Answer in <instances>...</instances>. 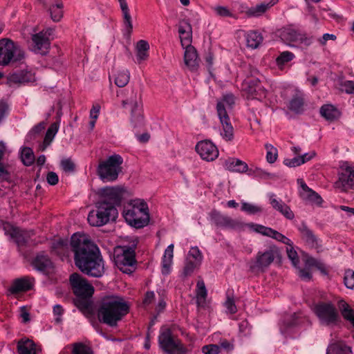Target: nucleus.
Segmentation results:
<instances>
[{"instance_id": "1", "label": "nucleus", "mask_w": 354, "mask_h": 354, "mask_svg": "<svg viewBox=\"0 0 354 354\" xmlns=\"http://www.w3.org/2000/svg\"><path fill=\"white\" fill-rule=\"evenodd\" d=\"M75 266L84 274L100 277L104 272V265L99 248L84 234L75 233L71 240Z\"/></svg>"}, {"instance_id": "2", "label": "nucleus", "mask_w": 354, "mask_h": 354, "mask_svg": "<svg viewBox=\"0 0 354 354\" xmlns=\"http://www.w3.org/2000/svg\"><path fill=\"white\" fill-rule=\"evenodd\" d=\"M129 311V305L123 297L115 295L104 297L97 308V317L100 322L115 326Z\"/></svg>"}, {"instance_id": "3", "label": "nucleus", "mask_w": 354, "mask_h": 354, "mask_svg": "<svg viewBox=\"0 0 354 354\" xmlns=\"http://www.w3.org/2000/svg\"><path fill=\"white\" fill-rule=\"evenodd\" d=\"M234 104V97L231 93L224 95L217 102L216 111L221 124V136L225 141L234 139V128L230 122L227 111L230 110Z\"/></svg>"}, {"instance_id": "4", "label": "nucleus", "mask_w": 354, "mask_h": 354, "mask_svg": "<svg viewBox=\"0 0 354 354\" xmlns=\"http://www.w3.org/2000/svg\"><path fill=\"white\" fill-rule=\"evenodd\" d=\"M123 216L130 225L136 228L143 227L149 221L147 205L143 201L129 204L124 209Z\"/></svg>"}, {"instance_id": "5", "label": "nucleus", "mask_w": 354, "mask_h": 354, "mask_svg": "<svg viewBox=\"0 0 354 354\" xmlns=\"http://www.w3.org/2000/svg\"><path fill=\"white\" fill-rule=\"evenodd\" d=\"M96 209L92 210L88 215V222L92 226H102L110 221H114L118 216L115 207L106 203L104 201H98L95 205Z\"/></svg>"}, {"instance_id": "6", "label": "nucleus", "mask_w": 354, "mask_h": 354, "mask_svg": "<svg viewBox=\"0 0 354 354\" xmlns=\"http://www.w3.org/2000/svg\"><path fill=\"white\" fill-rule=\"evenodd\" d=\"M122 158L118 154L109 156L102 162L97 167V174L100 179L106 182L115 180L122 171Z\"/></svg>"}, {"instance_id": "7", "label": "nucleus", "mask_w": 354, "mask_h": 354, "mask_svg": "<svg viewBox=\"0 0 354 354\" xmlns=\"http://www.w3.org/2000/svg\"><path fill=\"white\" fill-rule=\"evenodd\" d=\"M158 344L160 348L167 354H187L188 353V349L178 339L173 336L171 330L168 328L160 329Z\"/></svg>"}, {"instance_id": "8", "label": "nucleus", "mask_w": 354, "mask_h": 354, "mask_svg": "<svg viewBox=\"0 0 354 354\" xmlns=\"http://www.w3.org/2000/svg\"><path fill=\"white\" fill-rule=\"evenodd\" d=\"M114 262L122 272H131L132 267L136 262L134 246H118L115 248Z\"/></svg>"}, {"instance_id": "9", "label": "nucleus", "mask_w": 354, "mask_h": 354, "mask_svg": "<svg viewBox=\"0 0 354 354\" xmlns=\"http://www.w3.org/2000/svg\"><path fill=\"white\" fill-rule=\"evenodd\" d=\"M24 57V52L9 39L0 40V65L6 66L12 60L20 61Z\"/></svg>"}, {"instance_id": "10", "label": "nucleus", "mask_w": 354, "mask_h": 354, "mask_svg": "<svg viewBox=\"0 0 354 354\" xmlns=\"http://www.w3.org/2000/svg\"><path fill=\"white\" fill-rule=\"evenodd\" d=\"M314 312L320 323L324 326L335 324L339 319L338 312L330 302H320L315 306Z\"/></svg>"}, {"instance_id": "11", "label": "nucleus", "mask_w": 354, "mask_h": 354, "mask_svg": "<svg viewBox=\"0 0 354 354\" xmlns=\"http://www.w3.org/2000/svg\"><path fill=\"white\" fill-rule=\"evenodd\" d=\"M279 255V250L275 246H270L264 252H259L256 259L250 263V268L253 270H263L268 267L274 259Z\"/></svg>"}, {"instance_id": "12", "label": "nucleus", "mask_w": 354, "mask_h": 354, "mask_svg": "<svg viewBox=\"0 0 354 354\" xmlns=\"http://www.w3.org/2000/svg\"><path fill=\"white\" fill-rule=\"evenodd\" d=\"M70 283L73 292L78 297H91L93 294V287L78 273L70 276Z\"/></svg>"}, {"instance_id": "13", "label": "nucleus", "mask_w": 354, "mask_h": 354, "mask_svg": "<svg viewBox=\"0 0 354 354\" xmlns=\"http://www.w3.org/2000/svg\"><path fill=\"white\" fill-rule=\"evenodd\" d=\"M53 30L48 28L34 34L32 40L34 44V50L37 53L46 55L50 48V36L53 34Z\"/></svg>"}, {"instance_id": "14", "label": "nucleus", "mask_w": 354, "mask_h": 354, "mask_svg": "<svg viewBox=\"0 0 354 354\" xmlns=\"http://www.w3.org/2000/svg\"><path fill=\"white\" fill-rule=\"evenodd\" d=\"M124 189L122 187H106L99 190L101 196L100 201H104L106 203L115 207L120 203Z\"/></svg>"}, {"instance_id": "15", "label": "nucleus", "mask_w": 354, "mask_h": 354, "mask_svg": "<svg viewBox=\"0 0 354 354\" xmlns=\"http://www.w3.org/2000/svg\"><path fill=\"white\" fill-rule=\"evenodd\" d=\"M211 221L218 227L230 229L239 230L243 226L240 221L232 219V218L222 214L221 212L214 210L210 213Z\"/></svg>"}, {"instance_id": "16", "label": "nucleus", "mask_w": 354, "mask_h": 354, "mask_svg": "<svg viewBox=\"0 0 354 354\" xmlns=\"http://www.w3.org/2000/svg\"><path fill=\"white\" fill-rule=\"evenodd\" d=\"M281 39L286 41L297 42L309 46L312 44V38L300 30H296L292 27L284 28L281 33Z\"/></svg>"}, {"instance_id": "17", "label": "nucleus", "mask_w": 354, "mask_h": 354, "mask_svg": "<svg viewBox=\"0 0 354 354\" xmlns=\"http://www.w3.org/2000/svg\"><path fill=\"white\" fill-rule=\"evenodd\" d=\"M195 149L201 158L208 162L214 160L219 154L216 146L207 140L198 142Z\"/></svg>"}, {"instance_id": "18", "label": "nucleus", "mask_w": 354, "mask_h": 354, "mask_svg": "<svg viewBox=\"0 0 354 354\" xmlns=\"http://www.w3.org/2000/svg\"><path fill=\"white\" fill-rule=\"evenodd\" d=\"M243 90L246 92L248 97L261 100L266 96V90L258 79L245 80L243 84Z\"/></svg>"}, {"instance_id": "19", "label": "nucleus", "mask_w": 354, "mask_h": 354, "mask_svg": "<svg viewBox=\"0 0 354 354\" xmlns=\"http://www.w3.org/2000/svg\"><path fill=\"white\" fill-rule=\"evenodd\" d=\"M140 95L134 90L132 91L131 96L122 101L123 107L129 105L131 109V122L134 126L138 125L142 121V116L140 111L139 110Z\"/></svg>"}, {"instance_id": "20", "label": "nucleus", "mask_w": 354, "mask_h": 354, "mask_svg": "<svg viewBox=\"0 0 354 354\" xmlns=\"http://www.w3.org/2000/svg\"><path fill=\"white\" fill-rule=\"evenodd\" d=\"M336 188L346 192L354 187V167L342 168L339 174V179L335 183Z\"/></svg>"}, {"instance_id": "21", "label": "nucleus", "mask_w": 354, "mask_h": 354, "mask_svg": "<svg viewBox=\"0 0 354 354\" xmlns=\"http://www.w3.org/2000/svg\"><path fill=\"white\" fill-rule=\"evenodd\" d=\"M33 286V279L28 277L19 278L12 281L8 291L10 295H16L31 290Z\"/></svg>"}, {"instance_id": "22", "label": "nucleus", "mask_w": 354, "mask_h": 354, "mask_svg": "<svg viewBox=\"0 0 354 354\" xmlns=\"http://www.w3.org/2000/svg\"><path fill=\"white\" fill-rule=\"evenodd\" d=\"M185 48L184 62L191 71H197L199 68L200 59L196 48L191 44L183 47Z\"/></svg>"}, {"instance_id": "23", "label": "nucleus", "mask_w": 354, "mask_h": 354, "mask_svg": "<svg viewBox=\"0 0 354 354\" xmlns=\"http://www.w3.org/2000/svg\"><path fill=\"white\" fill-rule=\"evenodd\" d=\"M268 197L270 204L274 209L280 212L287 219L292 220L294 218L293 212L281 199L277 198L276 195L272 193L269 194Z\"/></svg>"}, {"instance_id": "24", "label": "nucleus", "mask_w": 354, "mask_h": 354, "mask_svg": "<svg viewBox=\"0 0 354 354\" xmlns=\"http://www.w3.org/2000/svg\"><path fill=\"white\" fill-rule=\"evenodd\" d=\"M4 230L6 234L14 239L18 245H24L27 243L32 234V232H26L17 227H13L9 224H6Z\"/></svg>"}, {"instance_id": "25", "label": "nucleus", "mask_w": 354, "mask_h": 354, "mask_svg": "<svg viewBox=\"0 0 354 354\" xmlns=\"http://www.w3.org/2000/svg\"><path fill=\"white\" fill-rule=\"evenodd\" d=\"M252 228L255 232H257L261 234H263L264 236H267L269 237H272V238H273L280 242H282L285 244L290 245V243H291V241L288 238H287L286 236H285L280 232H279L270 227H266V226H263L261 225L256 224V225H252Z\"/></svg>"}, {"instance_id": "26", "label": "nucleus", "mask_w": 354, "mask_h": 354, "mask_svg": "<svg viewBox=\"0 0 354 354\" xmlns=\"http://www.w3.org/2000/svg\"><path fill=\"white\" fill-rule=\"evenodd\" d=\"M278 2V0H270L264 1L261 3L248 8L245 14L250 17H259L262 16L268 10H270L274 5Z\"/></svg>"}, {"instance_id": "27", "label": "nucleus", "mask_w": 354, "mask_h": 354, "mask_svg": "<svg viewBox=\"0 0 354 354\" xmlns=\"http://www.w3.org/2000/svg\"><path fill=\"white\" fill-rule=\"evenodd\" d=\"M118 2L122 11L124 34L130 36L133 31V22L128 4L126 0H118Z\"/></svg>"}, {"instance_id": "28", "label": "nucleus", "mask_w": 354, "mask_h": 354, "mask_svg": "<svg viewBox=\"0 0 354 354\" xmlns=\"http://www.w3.org/2000/svg\"><path fill=\"white\" fill-rule=\"evenodd\" d=\"M35 80V75L30 71H20L10 74L8 77V83L10 86L17 84H24Z\"/></svg>"}, {"instance_id": "29", "label": "nucleus", "mask_w": 354, "mask_h": 354, "mask_svg": "<svg viewBox=\"0 0 354 354\" xmlns=\"http://www.w3.org/2000/svg\"><path fill=\"white\" fill-rule=\"evenodd\" d=\"M33 267L39 271H48L53 268V262L44 252H41L36 255L32 262Z\"/></svg>"}, {"instance_id": "30", "label": "nucleus", "mask_w": 354, "mask_h": 354, "mask_svg": "<svg viewBox=\"0 0 354 354\" xmlns=\"http://www.w3.org/2000/svg\"><path fill=\"white\" fill-rule=\"evenodd\" d=\"M297 183L301 188L300 195L303 199L316 203H320L322 202V198L319 194L309 188L303 179H298Z\"/></svg>"}, {"instance_id": "31", "label": "nucleus", "mask_w": 354, "mask_h": 354, "mask_svg": "<svg viewBox=\"0 0 354 354\" xmlns=\"http://www.w3.org/2000/svg\"><path fill=\"white\" fill-rule=\"evenodd\" d=\"M297 183L301 188L300 195L303 199L316 203H320L322 202V198L319 194L309 188L303 179H298Z\"/></svg>"}, {"instance_id": "32", "label": "nucleus", "mask_w": 354, "mask_h": 354, "mask_svg": "<svg viewBox=\"0 0 354 354\" xmlns=\"http://www.w3.org/2000/svg\"><path fill=\"white\" fill-rule=\"evenodd\" d=\"M297 183L301 188L300 195L303 199L316 203H320L322 202V198L319 194L309 188L303 179H298Z\"/></svg>"}, {"instance_id": "33", "label": "nucleus", "mask_w": 354, "mask_h": 354, "mask_svg": "<svg viewBox=\"0 0 354 354\" xmlns=\"http://www.w3.org/2000/svg\"><path fill=\"white\" fill-rule=\"evenodd\" d=\"M326 354H352V350L344 342L335 340L328 344Z\"/></svg>"}, {"instance_id": "34", "label": "nucleus", "mask_w": 354, "mask_h": 354, "mask_svg": "<svg viewBox=\"0 0 354 354\" xmlns=\"http://www.w3.org/2000/svg\"><path fill=\"white\" fill-rule=\"evenodd\" d=\"M192 26L187 21L180 22L178 32L180 35V43L183 47L191 44L192 41Z\"/></svg>"}, {"instance_id": "35", "label": "nucleus", "mask_w": 354, "mask_h": 354, "mask_svg": "<svg viewBox=\"0 0 354 354\" xmlns=\"http://www.w3.org/2000/svg\"><path fill=\"white\" fill-rule=\"evenodd\" d=\"M224 167L232 172L244 173L248 169V166L245 162L236 158H228L226 160Z\"/></svg>"}, {"instance_id": "36", "label": "nucleus", "mask_w": 354, "mask_h": 354, "mask_svg": "<svg viewBox=\"0 0 354 354\" xmlns=\"http://www.w3.org/2000/svg\"><path fill=\"white\" fill-rule=\"evenodd\" d=\"M174 244H170L167 246L164 252L162 259V272L163 274H168L170 272V268L173 263L174 257Z\"/></svg>"}, {"instance_id": "37", "label": "nucleus", "mask_w": 354, "mask_h": 354, "mask_svg": "<svg viewBox=\"0 0 354 354\" xmlns=\"http://www.w3.org/2000/svg\"><path fill=\"white\" fill-rule=\"evenodd\" d=\"M321 115L326 120L334 122L341 115V112L332 104H324L320 108Z\"/></svg>"}, {"instance_id": "38", "label": "nucleus", "mask_w": 354, "mask_h": 354, "mask_svg": "<svg viewBox=\"0 0 354 354\" xmlns=\"http://www.w3.org/2000/svg\"><path fill=\"white\" fill-rule=\"evenodd\" d=\"M19 354H37L35 344L30 339H21L18 342Z\"/></svg>"}, {"instance_id": "39", "label": "nucleus", "mask_w": 354, "mask_h": 354, "mask_svg": "<svg viewBox=\"0 0 354 354\" xmlns=\"http://www.w3.org/2000/svg\"><path fill=\"white\" fill-rule=\"evenodd\" d=\"M58 130L59 122H54L50 126L46 133L43 145L40 147L41 151H44L50 145Z\"/></svg>"}, {"instance_id": "40", "label": "nucleus", "mask_w": 354, "mask_h": 354, "mask_svg": "<svg viewBox=\"0 0 354 354\" xmlns=\"http://www.w3.org/2000/svg\"><path fill=\"white\" fill-rule=\"evenodd\" d=\"M247 46L255 49L259 47L263 41V37L257 31H250L245 35Z\"/></svg>"}, {"instance_id": "41", "label": "nucleus", "mask_w": 354, "mask_h": 354, "mask_svg": "<svg viewBox=\"0 0 354 354\" xmlns=\"http://www.w3.org/2000/svg\"><path fill=\"white\" fill-rule=\"evenodd\" d=\"M207 295L205 283L203 281H198L196 289V304L198 306L203 307L205 306Z\"/></svg>"}, {"instance_id": "42", "label": "nucleus", "mask_w": 354, "mask_h": 354, "mask_svg": "<svg viewBox=\"0 0 354 354\" xmlns=\"http://www.w3.org/2000/svg\"><path fill=\"white\" fill-rule=\"evenodd\" d=\"M130 73L127 69L118 70L115 77V84L119 87H124L129 82Z\"/></svg>"}, {"instance_id": "43", "label": "nucleus", "mask_w": 354, "mask_h": 354, "mask_svg": "<svg viewBox=\"0 0 354 354\" xmlns=\"http://www.w3.org/2000/svg\"><path fill=\"white\" fill-rule=\"evenodd\" d=\"M63 7L64 5L62 2H58L53 5L49 8L51 19L53 21H59L63 17Z\"/></svg>"}, {"instance_id": "44", "label": "nucleus", "mask_w": 354, "mask_h": 354, "mask_svg": "<svg viewBox=\"0 0 354 354\" xmlns=\"http://www.w3.org/2000/svg\"><path fill=\"white\" fill-rule=\"evenodd\" d=\"M302 239L306 243L311 247H315L317 244V239L313 232L306 226H303L300 229Z\"/></svg>"}, {"instance_id": "45", "label": "nucleus", "mask_w": 354, "mask_h": 354, "mask_svg": "<svg viewBox=\"0 0 354 354\" xmlns=\"http://www.w3.org/2000/svg\"><path fill=\"white\" fill-rule=\"evenodd\" d=\"M339 308L344 318L349 321L354 326V310L344 301L339 303Z\"/></svg>"}, {"instance_id": "46", "label": "nucleus", "mask_w": 354, "mask_h": 354, "mask_svg": "<svg viewBox=\"0 0 354 354\" xmlns=\"http://www.w3.org/2000/svg\"><path fill=\"white\" fill-rule=\"evenodd\" d=\"M304 99L299 96L294 97L289 103V109L297 113H301L304 110Z\"/></svg>"}, {"instance_id": "47", "label": "nucleus", "mask_w": 354, "mask_h": 354, "mask_svg": "<svg viewBox=\"0 0 354 354\" xmlns=\"http://www.w3.org/2000/svg\"><path fill=\"white\" fill-rule=\"evenodd\" d=\"M21 158L25 165H31L35 161V156L32 150L29 147L24 148L21 151Z\"/></svg>"}, {"instance_id": "48", "label": "nucleus", "mask_w": 354, "mask_h": 354, "mask_svg": "<svg viewBox=\"0 0 354 354\" xmlns=\"http://www.w3.org/2000/svg\"><path fill=\"white\" fill-rule=\"evenodd\" d=\"M201 264L193 261V259H186L185 266L183 270V275L185 277L190 276Z\"/></svg>"}, {"instance_id": "49", "label": "nucleus", "mask_w": 354, "mask_h": 354, "mask_svg": "<svg viewBox=\"0 0 354 354\" xmlns=\"http://www.w3.org/2000/svg\"><path fill=\"white\" fill-rule=\"evenodd\" d=\"M88 297H80L77 301L78 308L82 310L84 313L92 314L93 307L91 302L87 299Z\"/></svg>"}, {"instance_id": "50", "label": "nucleus", "mask_w": 354, "mask_h": 354, "mask_svg": "<svg viewBox=\"0 0 354 354\" xmlns=\"http://www.w3.org/2000/svg\"><path fill=\"white\" fill-rule=\"evenodd\" d=\"M73 354H93L91 347L82 344L75 343L73 346Z\"/></svg>"}, {"instance_id": "51", "label": "nucleus", "mask_w": 354, "mask_h": 354, "mask_svg": "<svg viewBox=\"0 0 354 354\" xmlns=\"http://www.w3.org/2000/svg\"><path fill=\"white\" fill-rule=\"evenodd\" d=\"M241 210L250 214H255L262 212V208L260 206L243 202L241 204Z\"/></svg>"}, {"instance_id": "52", "label": "nucleus", "mask_w": 354, "mask_h": 354, "mask_svg": "<svg viewBox=\"0 0 354 354\" xmlns=\"http://www.w3.org/2000/svg\"><path fill=\"white\" fill-rule=\"evenodd\" d=\"M295 57L292 53L289 51H284L281 53L276 59V62L278 66L284 65L286 63L291 61Z\"/></svg>"}, {"instance_id": "53", "label": "nucleus", "mask_w": 354, "mask_h": 354, "mask_svg": "<svg viewBox=\"0 0 354 354\" xmlns=\"http://www.w3.org/2000/svg\"><path fill=\"white\" fill-rule=\"evenodd\" d=\"M187 259H193V261L201 264L203 256L199 249L197 247H194L189 250Z\"/></svg>"}, {"instance_id": "54", "label": "nucleus", "mask_w": 354, "mask_h": 354, "mask_svg": "<svg viewBox=\"0 0 354 354\" xmlns=\"http://www.w3.org/2000/svg\"><path fill=\"white\" fill-rule=\"evenodd\" d=\"M267 149L266 160L269 163H274L277 158V150L271 145H266Z\"/></svg>"}, {"instance_id": "55", "label": "nucleus", "mask_w": 354, "mask_h": 354, "mask_svg": "<svg viewBox=\"0 0 354 354\" xmlns=\"http://www.w3.org/2000/svg\"><path fill=\"white\" fill-rule=\"evenodd\" d=\"M45 129V123L40 122L38 124L35 125L28 133L27 136V138L29 140H32L36 138L44 129Z\"/></svg>"}, {"instance_id": "56", "label": "nucleus", "mask_w": 354, "mask_h": 354, "mask_svg": "<svg viewBox=\"0 0 354 354\" xmlns=\"http://www.w3.org/2000/svg\"><path fill=\"white\" fill-rule=\"evenodd\" d=\"M344 284L349 289H354V271L348 270L345 272Z\"/></svg>"}, {"instance_id": "57", "label": "nucleus", "mask_w": 354, "mask_h": 354, "mask_svg": "<svg viewBox=\"0 0 354 354\" xmlns=\"http://www.w3.org/2000/svg\"><path fill=\"white\" fill-rule=\"evenodd\" d=\"M287 254L290 260L292 261L293 266L297 267L299 264V258L297 252L292 248L290 243L289 247L286 250Z\"/></svg>"}, {"instance_id": "58", "label": "nucleus", "mask_w": 354, "mask_h": 354, "mask_svg": "<svg viewBox=\"0 0 354 354\" xmlns=\"http://www.w3.org/2000/svg\"><path fill=\"white\" fill-rule=\"evenodd\" d=\"M60 165L62 169L66 173L73 172L75 169V164L69 158L63 159Z\"/></svg>"}, {"instance_id": "59", "label": "nucleus", "mask_w": 354, "mask_h": 354, "mask_svg": "<svg viewBox=\"0 0 354 354\" xmlns=\"http://www.w3.org/2000/svg\"><path fill=\"white\" fill-rule=\"evenodd\" d=\"M283 162L288 167H295L304 164V160L299 156H297L292 158H286Z\"/></svg>"}, {"instance_id": "60", "label": "nucleus", "mask_w": 354, "mask_h": 354, "mask_svg": "<svg viewBox=\"0 0 354 354\" xmlns=\"http://www.w3.org/2000/svg\"><path fill=\"white\" fill-rule=\"evenodd\" d=\"M341 88L348 94H354V82L347 80L341 84Z\"/></svg>"}, {"instance_id": "61", "label": "nucleus", "mask_w": 354, "mask_h": 354, "mask_svg": "<svg viewBox=\"0 0 354 354\" xmlns=\"http://www.w3.org/2000/svg\"><path fill=\"white\" fill-rule=\"evenodd\" d=\"M64 313V309L62 306L56 304L53 307V314L55 316V321L56 323L59 324L62 322V316Z\"/></svg>"}, {"instance_id": "62", "label": "nucleus", "mask_w": 354, "mask_h": 354, "mask_svg": "<svg viewBox=\"0 0 354 354\" xmlns=\"http://www.w3.org/2000/svg\"><path fill=\"white\" fill-rule=\"evenodd\" d=\"M202 351L204 354H218L219 347L216 344L206 345L202 348Z\"/></svg>"}, {"instance_id": "63", "label": "nucleus", "mask_w": 354, "mask_h": 354, "mask_svg": "<svg viewBox=\"0 0 354 354\" xmlns=\"http://www.w3.org/2000/svg\"><path fill=\"white\" fill-rule=\"evenodd\" d=\"M214 10L216 14L221 17H231L232 14L227 9V7L225 6H216L214 8Z\"/></svg>"}, {"instance_id": "64", "label": "nucleus", "mask_w": 354, "mask_h": 354, "mask_svg": "<svg viewBox=\"0 0 354 354\" xmlns=\"http://www.w3.org/2000/svg\"><path fill=\"white\" fill-rule=\"evenodd\" d=\"M224 305L227 309V311L231 314L235 313L237 310L236 306L234 304V301L233 299L228 297L225 301Z\"/></svg>"}]
</instances>
